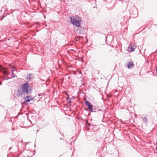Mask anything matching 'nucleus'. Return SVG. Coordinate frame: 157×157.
Segmentation results:
<instances>
[{"label":"nucleus","mask_w":157,"mask_h":157,"mask_svg":"<svg viewBox=\"0 0 157 157\" xmlns=\"http://www.w3.org/2000/svg\"><path fill=\"white\" fill-rule=\"evenodd\" d=\"M31 87L26 83L23 84L20 89H18L17 95L14 93L13 96L15 98H16L18 97V96H21L25 94L31 93Z\"/></svg>","instance_id":"nucleus-1"},{"label":"nucleus","mask_w":157,"mask_h":157,"mask_svg":"<svg viewBox=\"0 0 157 157\" xmlns=\"http://www.w3.org/2000/svg\"><path fill=\"white\" fill-rule=\"evenodd\" d=\"M71 21L72 24L75 25L77 27L80 26L81 21L79 20V18L77 20L74 17H71Z\"/></svg>","instance_id":"nucleus-2"},{"label":"nucleus","mask_w":157,"mask_h":157,"mask_svg":"<svg viewBox=\"0 0 157 157\" xmlns=\"http://www.w3.org/2000/svg\"><path fill=\"white\" fill-rule=\"evenodd\" d=\"M78 28L77 30V32L80 34H84L85 33L84 28L82 27H78Z\"/></svg>","instance_id":"nucleus-3"},{"label":"nucleus","mask_w":157,"mask_h":157,"mask_svg":"<svg viewBox=\"0 0 157 157\" xmlns=\"http://www.w3.org/2000/svg\"><path fill=\"white\" fill-rule=\"evenodd\" d=\"M85 104L88 107L91 112H93L92 105L91 104L90 102L88 101H86L85 102Z\"/></svg>","instance_id":"nucleus-4"},{"label":"nucleus","mask_w":157,"mask_h":157,"mask_svg":"<svg viewBox=\"0 0 157 157\" xmlns=\"http://www.w3.org/2000/svg\"><path fill=\"white\" fill-rule=\"evenodd\" d=\"M136 47V46L134 45L133 44L131 43L130 46L128 47V50L129 51L133 52L134 51Z\"/></svg>","instance_id":"nucleus-5"},{"label":"nucleus","mask_w":157,"mask_h":157,"mask_svg":"<svg viewBox=\"0 0 157 157\" xmlns=\"http://www.w3.org/2000/svg\"><path fill=\"white\" fill-rule=\"evenodd\" d=\"M26 102H29L30 101L33 100V98L32 96H27L24 98Z\"/></svg>","instance_id":"nucleus-6"},{"label":"nucleus","mask_w":157,"mask_h":157,"mask_svg":"<svg viewBox=\"0 0 157 157\" xmlns=\"http://www.w3.org/2000/svg\"><path fill=\"white\" fill-rule=\"evenodd\" d=\"M134 65L133 62H129L127 64V67L129 69L132 67V66H133Z\"/></svg>","instance_id":"nucleus-7"},{"label":"nucleus","mask_w":157,"mask_h":157,"mask_svg":"<svg viewBox=\"0 0 157 157\" xmlns=\"http://www.w3.org/2000/svg\"><path fill=\"white\" fill-rule=\"evenodd\" d=\"M33 75L31 73H29L27 76V80L30 81L32 78Z\"/></svg>","instance_id":"nucleus-8"},{"label":"nucleus","mask_w":157,"mask_h":157,"mask_svg":"<svg viewBox=\"0 0 157 157\" xmlns=\"http://www.w3.org/2000/svg\"><path fill=\"white\" fill-rule=\"evenodd\" d=\"M12 68L13 69H12V70H11V71L12 72V76H11V78H14L15 76H16V75H14V73H13V72H14V70H13L14 68L13 67H12Z\"/></svg>","instance_id":"nucleus-9"},{"label":"nucleus","mask_w":157,"mask_h":157,"mask_svg":"<svg viewBox=\"0 0 157 157\" xmlns=\"http://www.w3.org/2000/svg\"><path fill=\"white\" fill-rule=\"evenodd\" d=\"M143 121H144L146 123L147 122V119L146 117H143Z\"/></svg>","instance_id":"nucleus-10"},{"label":"nucleus","mask_w":157,"mask_h":157,"mask_svg":"<svg viewBox=\"0 0 157 157\" xmlns=\"http://www.w3.org/2000/svg\"><path fill=\"white\" fill-rule=\"evenodd\" d=\"M0 67H1L2 69L5 71V73H7V72L6 70V68L2 67L1 66H0Z\"/></svg>","instance_id":"nucleus-11"},{"label":"nucleus","mask_w":157,"mask_h":157,"mask_svg":"<svg viewBox=\"0 0 157 157\" xmlns=\"http://www.w3.org/2000/svg\"><path fill=\"white\" fill-rule=\"evenodd\" d=\"M66 100L67 101H68V100H70V99L68 97H68H67L66 98Z\"/></svg>","instance_id":"nucleus-12"},{"label":"nucleus","mask_w":157,"mask_h":157,"mask_svg":"<svg viewBox=\"0 0 157 157\" xmlns=\"http://www.w3.org/2000/svg\"><path fill=\"white\" fill-rule=\"evenodd\" d=\"M68 103H71V101L70 100H69V101L68 102Z\"/></svg>","instance_id":"nucleus-13"},{"label":"nucleus","mask_w":157,"mask_h":157,"mask_svg":"<svg viewBox=\"0 0 157 157\" xmlns=\"http://www.w3.org/2000/svg\"><path fill=\"white\" fill-rule=\"evenodd\" d=\"M87 124L89 125H90V124L89 123H87Z\"/></svg>","instance_id":"nucleus-14"},{"label":"nucleus","mask_w":157,"mask_h":157,"mask_svg":"<svg viewBox=\"0 0 157 157\" xmlns=\"http://www.w3.org/2000/svg\"><path fill=\"white\" fill-rule=\"evenodd\" d=\"M2 84V82L0 81V85H1Z\"/></svg>","instance_id":"nucleus-15"},{"label":"nucleus","mask_w":157,"mask_h":157,"mask_svg":"<svg viewBox=\"0 0 157 157\" xmlns=\"http://www.w3.org/2000/svg\"><path fill=\"white\" fill-rule=\"evenodd\" d=\"M66 94V95H67V96H68V94Z\"/></svg>","instance_id":"nucleus-16"},{"label":"nucleus","mask_w":157,"mask_h":157,"mask_svg":"<svg viewBox=\"0 0 157 157\" xmlns=\"http://www.w3.org/2000/svg\"><path fill=\"white\" fill-rule=\"evenodd\" d=\"M10 149H11V147H10Z\"/></svg>","instance_id":"nucleus-17"},{"label":"nucleus","mask_w":157,"mask_h":157,"mask_svg":"<svg viewBox=\"0 0 157 157\" xmlns=\"http://www.w3.org/2000/svg\"><path fill=\"white\" fill-rule=\"evenodd\" d=\"M0 71H1V70H0Z\"/></svg>","instance_id":"nucleus-18"}]
</instances>
